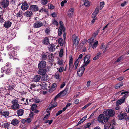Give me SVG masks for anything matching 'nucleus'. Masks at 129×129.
Returning a JSON list of instances; mask_svg holds the SVG:
<instances>
[{
    "instance_id": "1a4fd4ad",
    "label": "nucleus",
    "mask_w": 129,
    "mask_h": 129,
    "mask_svg": "<svg viewBox=\"0 0 129 129\" xmlns=\"http://www.w3.org/2000/svg\"><path fill=\"white\" fill-rule=\"evenodd\" d=\"M11 83L10 82L9 83V82H7V83L9 85V86L8 87V90L9 91H12L13 89L15 86V84L12 82V81H11Z\"/></svg>"
},
{
    "instance_id": "9d476101",
    "label": "nucleus",
    "mask_w": 129,
    "mask_h": 129,
    "mask_svg": "<svg viewBox=\"0 0 129 129\" xmlns=\"http://www.w3.org/2000/svg\"><path fill=\"white\" fill-rule=\"evenodd\" d=\"M46 63L44 61H41L38 64V67L39 69H43L46 66Z\"/></svg>"
},
{
    "instance_id": "052dcab7",
    "label": "nucleus",
    "mask_w": 129,
    "mask_h": 129,
    "mask_svg": "<svg viewBox=\"0 0 129 129\" xmlns=\"http://www.w3.org/2000/svg\"><path fill=\"white\" fill-rule=\"evenodd\" d=\"M60 77L59 74L57 73H56L55 75V78L56 79H58Z\"/></svg>"
},
{
    "instance_id": "6ab92c4d",
    "label": "nucleus",
    "mask_w": 129,
    "mask_h": 129,
    "mask_svg": "<svg viewBox=\"0 0 129 129\" xmlns=\"http://www.w3.org/2000/svg\"><path fill=\"white\" fill-rule=\"evenodd\" d=\"M12 70L10 67H6L5 70V73L6 74H9L12 72Z\"/></svg>"
},
{
    "instance_id": "ddd939ff",
    "label": "nucleus",
    "mask_w": 129,
    "mask_h": 129,
    "mask_svg": "<svg viewBox=\"0 0 129 129\" xmlns=\"http://www.w3.org/2000/svg\"><path fill=\"white\" fill-rule=\"evenodd\" d=\"M30 9L33 11H36L39 10L38 6L36 5H31L29 8Z\"/></svg>"
},
{
    "instance_id": "37998d69",
    "label": "nucleus",
    "mask_w": 129,
    "mask_h": 129,
    "mask_svg": "<svg viewBox=\"0 0 129 129\" xmlns=\"http://www.w3.org/2000/svg\"><path fill=\"white\" fill-rule=\"evenodd\" d=\"M37 105L36 104H33L32 105L31 107V109L33 111L34 110L36 109Z\"/></svg>"
},
{
    "instance_id": "2eb2a0df",
    "label": "nucleus",
    "mask_w": 129,
    "mask_h": 129,
    "mask_svg": "<svg viewBox=\"0 0 129 129\" xmlns=\"http://www.w3.org/2000/svg\"><path fill=\"white\" fill-rule=\"evenodd\" d=\"M46 72V70L45 69H39L38 71V74L42 75H45Z\"/></svg>"
},
{
    "instance_id": "338daca9",
    "label": "nucleus",
    "mask_w": 129,
    "mask_h": 129,
    "mask_svg": "<svg viewBox=\"0 0 129 129\" xmlns=\"http://www.w3.org/2000/svg\"><path fill=\"white\" fill-rule=\"evenodd\" d=\"M62 112V110H60L59 111H58L57 113L56 114V115L57 116L60 114Z\"/></svg>"
},
{
    "instance_id": "09e8293b",
    "label": "nucleus",
    "mask_w": 129,
    "mask_h": 129,
    "mask_svg": "<svg viewBox=\"0 0 129 129\" xmlns=\"http://www.w3.org/2000/svg\"><path fill=\"white\" fill-rule=\"evenodd\" d=\"M99 31H100L99 29H98L96 31H95V32H94V33L93 35L94 36V39H95V37L97 36V35L98 33H99Z\"/></svg>"
},
{
    "instance_id": "4d7b16f0",
    "label": "nucleus",
    "mask_w": 129,
    "mask_h": 129,
    "mask_svg": "<svg viewBox=\"0 0 129 129\" xmlns=\"http://www.w3.org/2000/svg\"><path fill=\"white\" fill-rule=\"evenodd\" d=\"M52 23L54 25L56 26H57L58 25V22L55 20H54L53 21Z\"/></svg>"
},
{
    "instance_id": "0eeeda50",
    "label": "nucleus",
    "mask_w": 129,
    "mask_h": 129,
    "mask_svg": "<svg viewBox=\"0 0 129 129\" xmlns=\"http://www.w3.org/2000/svg\"><path fill=\"white\" fill-rule=\"evenodd\" d=\"M43 25V24L40 21H37L34 24L33 27L35 28H39Z\"/></svg>"
},
{
    "instance_id": "423d86ee",
    "label": "nucleus",
    "mask_w": 129,
    "mask_h": 129,
    "mask_svg": "<svg viewBox=\"0 0 129 129\" xmlns=\"http://www.w3.org/2000/svg\"><path fill=\"white\" fill-rule=\"evenodd\" d=\"M85 66H84V65H83L78 69L77 74L78 76H81L83 73L85 69Z\"/></svg>"
},
{
    "instance_id": "4c0bfd02",
    "label": "nucleus",
    "mask_w": 129,
    "mask_h": 129,
    "mask_svg": "<svg viewBox=\"0 0 129 129\" xmlns=\"http://www.w3.org/2000/svg\"><path fill=\"white\" fill-rule=\"evenodd\" d=\"M9 124L7 122L5 123H4L2 125V126L5 128H7L9 126Z\"/></svg>"
},
{
    "instance_id": "a18cd8bd",
    "label": "nucleus",
    "mask_w": 129,
    "mask_h": 129,
    "mask_svg": "<svg viewBox=\"0 0 129 129\" xmlns=\"http://www.w3.org/2000/svg\"><path fill=\"white\" fill-rule=\"evenodd\" d=\"M56 86L57 85L56 84L53 83L51 86L52 90H55L56 88Z\"/></svg>"
},
{
    "instance_id": "603ef678",
    "label": "nucleus",
    "mask_w": 129,
    "mask_h": 129,
    "mask_svg": "<svg viewBox=\"0 0 129 129\" xmlns=\"http://www.w3.org/2000/svg\"><path fill=\"white\" fill-rule=\"evenodd\" d=\"M57 105V103L56 102H55L54 103V104H52L50 108H53V107H56V106Z\"/></svg>"
},
{
    "instance_id": "5fc2aeb1",
    "label": "nucleus",
    "mask_w": 129,
    "mask_h": 129,
    "mask_svg": "<svg viewBox=\"0 0 129 129\" xmlns=\"http://www.w3.org/2000/svg\"><path fill=\"white\" fill-rule=\"evenodd\" d=\"M83 56V55L82 54H80L79 55L78 58L77 59V60L80 62L81 61V59L82 58Z\"/></svg>"
},
{
    "instance_id": "72a5a7b5",
    "label": "nucleus",
    "mask_w": 129,
    "mask_h": 129,
    "mask_svg": "<svg viewBox=\"0 0 129 129\" xmlns=\"http://www.w3.org/2000/svg\"><path fill=\"white\" fill-rule=\"evenodd\" d=\"M101 53H100V52L98 53L96 55L94 58L93 60H95L97 59H99V57H100L101 56Z\"/></svg>"
},
{
    "instance_id": "c03bdc74",
    "label": "nucleus",
    "mask_w": 129,
    "mask_h": 129,
    "mask_svg": "<svg viewBox=\"0 0 129 129\" xmlns=\"http://www.w3.org/2000/svg\"><path fill=\"white\" fill-rule=\"evenodd\" d=\"M105 3L104 2H101L100 3V7L99 8L101 10L102 9L104 6Z\"/></svg>"
},
{
    "instance_id": "864d4df0",
    "label": "nucleus",
    "mask_w": 129,
    "mask_h": 129,
    "mask_svg": "<svg viewBox=\"0 0 129 129\" xmlns=\"http://www.w3.org/2000/svg\"><path fill=\"white\" fill-rule=\"evenodd\" d=\"M63 63V60H59L58 62L57 63L60 65H62Z\"/></svg>"
},
{
    "instance_id": "774afa93",
    "label": "nucleus",
    "mask_w": 129,
    "mask_h": 129,
    "mask_svg": "<svg viewBox=\"0 0 129 129\" xmlns=\"http://www.w3.org/2000/svg\"><path fill=\"white\" fill-rule=\"evenodd\" d=\"M124 77V76H122L117 78V79L119 80L120 81H121L123 79Z\"/></svg>"
},
{
    "instance_id": "58836bf2",
    "label": "nucleus",
    "mask_w": 129,
    "mask_h": 129,
    "mask_svg": "<svg viewBox=\"0 0 129 129\" xmlns=\"http://www.w3.org/2000/svg\"><path fill=\"white\" fill-rule=\"evenodd\" d=\"M123 85L122 83H119L116 85L115 86V88L116 89H118L120 88Z\"/></svg>"
},
{
    "instance_id": "4be33fe9",
    "label": "nucleus",
    "mask_w": 129,
    "mask_h": 129,
    "mask_svg": "<svg viewBox=\"0 0 129 129\" xmlns=\"http://www.w3.org/2000/svg\"><path fill=\"white\" fill-rule=\"evenodd\" d=\"M55 49V46L54 44L50 45L49 47V49L50 51L53 52Z\"/></svg>"
},
{
    "instance_id": "49530a36",
    "label": "nucleus",
    "mask_w": 129,
    "mask_h": 129,
    "mask_svg": "<svg viewBox=\"0 0 129 129\" xmlns=\"http://www.w3.org/2000/svg\"><path fill=\"white\" fill-rule=\"evenodd\" d=\"M63 53V50L62 49H61L60 51L59 55L60 57H62Z\"/></svg>"
},
{
    "instance_id": "f03ea898",
    "label": "nucleus",
    "mask_w": 129,
    "mask_h": 129,
    "mask_svg": "<svg viewBox=\"0 0 129 129\" xmlns=\"http://www.w3.org/2000/svg\"><path fill=\"white\" fill-rule=\"evenodd\" d=\"M12 104L11 106L12 109L13 110H16L20 108V106L18 104V100L15 99L11 101Z\"/></svg>"
},
{
    "instance_id": "b1692460",
    "label": "nucleus",
    "mask_w": 129,
    "mask_h": 129,
    "mask_svg": "<svg viewBox=\"0 0 129 129\" xmlns=\"http://www.w3.org/2000/svg\"><path fill=\"white\" fill-rule=\"evenodd\" d=\"M43 43L44 44L48 45L50 44L49 39L47 37L45 38L43 40Z\"/></svg>"
},
{
    "instance_id": "6e6d98bb",
    "label": "nucleus",
    "mask_w": 129,
    "mask_h": 129,
    "mask_svg": "<svg viewBox=\"0 0 129 129\" xmlns=\"http://www.w3.org/2000/svg\"><path fill=\"white\" fill-rule=\"evenodd\" d=\"M91 103H89L84 106L82 108V110H84L86 108L89 106L91 105Z\"/></svg>"
},
{
    "instance_id": "cd10ccee",
    "label": "nucleus",
    "mask_w": 129,
    "mask_h": 129,
    "mask_svg": "<svg viewBox=\"0 0 129 129\" xmlns=\"http://www.w3.org/2000/svg\"><path fill=\"white\" fill-rule=\"evenodd\" d=\"M9 38L6 36H5L3 37V42L4 43H7L9 41Z\"/></svg>"
},
{
    "instance_id": "bb28decb",
    "label": "nucleus",
    "mask_w": 129,
    "mask_h": 129,
    "mask_svg": "<svg viewBox=\"0 0 129 129\" xmlns=\"http://www.w3.org/2000/svg\"><path fill=\"white\" fill-rule=\"evenodd\" d=\"M12 23L10 21H8L5 23L4 26L6 28H8L11 26Z\"/></svg>"
},
{
    "instance_id": "f704fd0d",
    "label": "nucleus",
    "mask_w": 129,
    "mask_h": 129,
    "mask_svg": "<svg viewBox=\"0 0 129 129\" xmlns=\"http://www.w3.org/2000/svg\"><path fill=\"white\" fill-rule=\"evenodd\" d=\"M94 38L93 37L91 38L88 39V42L90 44H92L94 40Z\"/></svg>"
},
{
    "instance_id": "2f4dec72",
    "label": "nucleus",
    "mask_w": 129,
    "mask_h": 129,
    "mask_svg": "<svg viewBox=\"0 0 129 129\" xmlns=\"http://www.w3.org/2000/svg\"><path fill=\"white\" fill-rule=\"evenodd\" d=\"M9 54L10 58H13L15 56V51H13L10 52L9 53Z\"/></svg>"
},
{
    "instance_id": "3c124183",
    "label": "nucleus",
    "mask_w": 129,
    "mask_h": 129,
    "mask_svg": "<svg viewBox=\"0 0 129 129\" xmlns=\"http://www.w3.org/2000/svg\"><path fill=\"white\" fill-rule=\"evenodd\" d=\"M48 2V0H41V4L43 5H45Z\"/></svg>"
},
{
    "instance_id": "79ce46f5",
    "label": "nucleus",
    "mask_w": 129,
    "mask_h": 129,
    "mask_svg": "<svg viewBox=\"0 0 129 129\" xmlns=\"http://www.w3.org/2000/svg\"><path fill=\"white\" fill-rule=\"evenodd\" d=\"M22 16V13L21 12L19 11L16 15V16L17 17H20Z\"/></svg>"
},
{
    "instance_id": "c85d7f7f",
    "label": "nucleus",
    "mask_w": 129,
    "mask_h": 129,
    "mask_svg": "<svg viewBox=\"0 0 129 129\" xmlns=\"http://www.w3.org/2000/svg\"><path fill=\"white\" fill-rule=\"evenodd\" d=\"M84 5L86 7H88L90 5V3L88 0H83Z\"/></svg>"
},
{
    "instance_id": "20e7f679",
    "label": "nucleus",
    "mask_w": 129,
    "mask_h": 129,
    "mask_svg": "<svg viewBox=\"0 0 129 129\" xmlns=\"http://www.w3.org/2000/svg\"><path fill=\"white\" fill-rule=\"evenodd\" d=\"M91 57V55L90 54L86 55L84 59V66H86L88 65L90 61V59Z\"/></svg>"
},
{
    "instance_id": "4468645a",
    "label": "nucleus",
    "mask_w": 129,
    "mask_h": 129,
    "mask_svg": "<svg viewBox=\"0 0 129 129\" xmlns=\"http://www.w3.org/2000/svg\"><path fill=\"white\" fill-rule=\"evenodd\" d=\"M28 5L26 3H24L21 6V9L23 10H27L28 8Z\"/></svg>"
},
{
    "instance_id": "a878e982",
    "label": "nucleus",
    "mask_w": 129,
    "mask_h": 129,
    "mask_svg": "<svg viewBox=\"0 0 129 129\" xmlns=\"http://www.w3.org/2000/svg\"><path fill=\"white\" fill-rule=\"evenodd\" d=\"M9 113L8 111H4L1 113V115L5 117L9 116Z\"/></svg>"
},
{
    "instance_id": "0e129e2a",
    "label": "nucleus",
    "mask_w": 129,
    "mask_h": 129,
    "mask_svg": "<svg viewBox=\"0 0 129 129\" xmlns=\"http://www.w3.org/2000/svg\"><path fill=\"white\" fill-rule=\"evenodd\" d=\"M67 1L66 0L63 1L61 3V6H63L64 5V4L67 2Z\"/></svg>"
},
{
    "instance_id": "e433bc0d",
    "label": "nucleus",
    "mask_w": 129,
    "mask_h": 129,
    "mask_svg": "<svg viewBox=\"0 0 129 129\" xmlns=\"http://www.w3.org/2000/svg\"><path fill=\"white\" fill-rule=\"evenodd\" d=\"M111 126L110 123L108 122V124L104 125V129H109Z\"/></svg>"
},
{
    "instance_id": "412c9836",
    "label": "nucleus",
    "mask_w": 129,
    "mask_h": 129,
    "mask_svg": "<svg viewBox=\"0 0 129 129\" xmlns=\"http://www.w3.org/2000/svg\"><path fill=\"white\" fill-rule=\"evenodd\" d=\"M19 120L16 119H14L12 120L11 124L14 125H17L19 123Z\"/></svg>"
},
{
    "instance_id": "7c9ffc66",
    "label": "nucleus",
    "mask_w": 129,
    "mask_h": 129,
    "mask_svg": "<svg viewBox=\"0 0 129 129\" xmlns=\"http://www.w3.org/2000/svg\"><path fill=\"white\" fill-rule=\"evenodd\" d=\"M58 42L60 45L61 46H63L64 43L63 39L62 38H59L58 40Z\"/></svg>"
},
{
    "instance_id": "aec40b11",
    "label": "nucleus",
    "mask_w": 129,
    "mask_h": 129,
    "mask_svg": "<svg viewBox=\"0 0 129 129\" xmlns=\"http://www.w3.org/2000/svg\"><path fill=\"white\" fill-rule=\"evenodd\" d=\"M41 77V80L42 81L45 82L47 81L49 79L48 77L47 74L43 75H42Z\"/></svg>"
},
{
    "instance_id": "473e14b6",
    "label": "nucleus",
    "mask_w": 129,
    "mask_h": 129,
    "mask_svg": "<svg viewBox=\"0 0 129 129\" xmlns=\"http://www.w3.org/2000/svg\"><path fill=\"white\" fill-rule=\"evenodd\" d=\"M98 41L97 40H95L94 41V43L92 45V47L93 49L95 48L98 45Z\"/></svg>"
},
{
    "instance_id": "69168bd1",
    "label": "nucleus",
    "mask_w": 129,
    "mask_h": 129,
    "mask_svg": "<svg viewBox=\"0 0 129 129\" xmlns=\"http://www.w3.org/2000/svg\"><path fill=\"white\" fill-rule=\"evenodd\" d=\"M64 67H61L59 69L58 71L60 72H62L64 70Z\"/></svg>"
},
{
    "instance_id": "de8ad7c7",
    "label": "nucleus",
    "mask_w": 129,
    "mask_h": 129,
    "mask_svg": "<svg viewBox=\"0 0 129 129\" xmlns=\"http://www.w3.org/2000/svg\"><path fill=\"white\" fill-rule=\"evenodd\" d=\"M87 42V40L85 39H84L82 42L81 43V45L82 46H83L84 44H85Z\"/></svg>"
},
{
    "instance_id": "5701e85b",
    "label": "nucleus",
    "mask_w": 129,
    "mask_h": 129,
    "mask_svg": "<svg viewBox=\"0 0 129 129\" xmlns=\"http://www.w3.org/2000/svg\"><path fill=\"white\" fill-rule=\"evenodd\" d=\"M24 113V110L22 109H19L17 111V113L18 116H21L23 115Z\"/></svg>"
},
{
    "instance_id": "6e6552de",
    "label": "nucleus",
    "mask_w": 129,
    "mask_h": 129,
    "mask_svg": "<svg viewBox=\"0 0 129 129\" xmlns=\"http://www.w3.org/2000/svg\"><path fill=\"white\" fill-rule=\"evenodd\" d=\"M127 115L126 113H120L118 115L117 117L118 119L122 120L124 118L126 119L127 117Z\"/></svg>"
},
{
    "instance_id": "dca6fc26",
    "label": "nucleus",
    "mask_w": 129,
    "mask_h": 129,
    "mask_svg": "<svg viewBox=\"0 0 129 129\" xmlns=\"http://www.w3.org/2000/svg\"><path fill=\"white\" fill-rule=\"evenodd\" d=\"M65 29L64 27H60L58 30V35L60 36L63 32H65Z\"/></svg>"
},
{
    "instance_id": "f3484780",
    "label": "nucleus",
    "mask_w": 129,
    "mask_h": 129,
    "mask_svg": "<svg viewBox=\"0 0 129 129\" xmlns=\"http://www.w3.org/2000/svg\"><path fill=\"white\" fill-rule=\"evenodd\" d=\"M41 76L39 75H35L33 78V80L34 82H38L40 80Z\"/></svg>"
},
{
    "instance_id": "a211bd4d",
    "label": "nucleus",
    "mask_w": 129,
    "mask_h": 129,
    "mask_svg": "<svg viewBox=\"0 0 129 129\" xmlns=\"http://www.w3.org/2000/svg\"><path fill=\"white\" fill-rule=\"evenodd\" d=\"M108 114L109 116L112 117L114 115L115 112L114 110L110 109L108 111Z\"/></svg>"
},
{
    "instance_id": "9b49d317",
    "label": "nucleus",
    "mask_w": 129,
    "mask_h": 129,
    "mask_svg": "<svg viewBox=\"0 0 129 129\" xmlns=\"http://www.w3.org/2000/svg\"><path fill=\"white\" fill-rule=\"evenodd\" d=\"M9 4L8 0H3L2 1V7L4 8H6Z\"/></svg>"
},
{
    "instance_id": "e2e57ef3",
    "label": "nucleus",
    "mask_w": 129,
    "mask_h": 129,
    "mask_svg": "<svg viewBox=\"0 0 129 129\" xmlns=\"http://www.w3.org/2000/svg\"><path fill=\"white\" fill-rule=\"evenodd\" d=\"M73 15V14L70 12H69L68 11V16L69 17H71Z\"/></svg>"
},
{
    "instance_id": "13d9d810",
    "label": "nucleus",
    "mask_w": 129,
    "mask_h": 129,
    "mask_svg": "<svg viewBox=\"0 0 129 129\" xmlns=\"http://www.w3.org/2000/svg\"><path fill=\"white\" fill-rule=\"evenodd\" d=\"M60 94L61 93H59L56 96L54 99V101H55L60 96Z\"/></svg>"
},
{
    "instance_id": "f8f14e48",
    "label": "nucleus",
    "mask_w": 129,
    "mask_h": 129,
    "mask_svg": "<svg viewBox=\"0 0 129 129\" xmlns=\"http://www.w3.org/2000/svg\"><path fill=\"white\" fill-rule=\"evenodd\" d=\"M32 12L29 10H27L24 14L25 16L27 17H30L33 15Z\"/></svg>"
},
{
    "instance_id": "8fccbe9b",
    "label": "nucleus",
    "mask_w": 129,
    "mask_h": 129,
    "mask_svg": "<svg viewBox=\"0 0 129 129\" xmlns=\"http://www.w3.org/2000/svg\"><path fill=\"white\" fill-rule=\"evenodd\" d=\"M100 10L101 9H100L99 8H96L94 11L93 13L97 14L99 12V10Z\"/></svg>"
},
{
    "instance_id": "a19ab883",
    "label": "nucleus",
    "mask_w": 129,
    "mask_h": 129,
    "mask_svg": "<svg viewBox=\"0 0 129 129\" xmlns=\"http://www.w3.org/2000/svg\"><path fill=\"white\" fill-rule=\"evenodd\" d=\"M124 59V55L121 56L116 61V62H119L120 61H122Z\"/></svg>"
},
{
    "instance_id": "39448f33",
    "label": "nucleus",
    "mask_w": 129,
    "mask_h": 129,
    "mask_svg": "<svg viewBox=\"0 0 129 129\" xmlns=\"http://www.w3.org/2000/svg\"><path fill=\"white\" fill-rule=\"evenodd\" d=\"M127 95L125 94L124 95V96L122 98L118 100L116 102V105L117 106H118L120 105H121L125 101V99L127 97Z\"/></svg>"
},
{
    "instance_id": "680f3d73",
    "label": "nucleus",
    "mask_w": 129,
    "mask_h": 129,
    "mask_svg": "<svg viewBox=\"0 0 129 129\" xmlns=\"http://www.w3.org/2000/svg\"><path fill=\"white\" fill-rule=\"evenodd\" d=\"M91 123H87L86 126H85L84 127L85 128H88L89 126L91 125Z\"/></svg>"
},
{
    "instance_id": "ea45409f",
    "label": "nucleus",
    "mask_w": 129,
    "mask_h": 129,
    "mask_svg": "<svg viewBox=\"0 0 129 129\" xmlns=\"http://www.w3.org/2000/svg\"><path fill=\"white\" fill-rule=\"evenodd\" d=\"M79 61H78L77 60L75 62L74 65L73 66V67H74L75 70L77 68V66L78 65L79 62Z\"/></svg>"
},
{
    "instance_id": "393cba45",
    "label": "nucleus",
    "mask_w": 129,
    "mask_h": 129,
    "mask_svg": "<svg viewBox=\"0 0 129 129\" xmlns=\"http://www.w3.org/2000/svg\"><path fill=\"white\" fill-rule=\"evenodd\" d=\"M49 53L46 52L42 55V58L43 60H46L47 58V56L49 55Z\"/></svg>"
},
{
    "instance_id": "bf43d9fd",
    "label": "nucleus",
    "mask_w": 129,
    "mask_h": 129,
    "mask_svg": "<svg viewBox=\"0 0 129 129\" xmlns=\"http://www.w3.org/2000/svg\"><path fill=\"white\" fill-rule=\"evenodd\" d=\"M74 10V8H70L68 12H70L73 14V12Z\"/></svg>"
},
{
    "instance_id": "f257e3e1",
    "label": "nucleus",
    "mask_w": 129,
    "mask_h": 129,
    "mask_svg": "<svg viewBox=\"0 0 129 129\" xmlns=\"http://www.w3.org/2000/svg\"><path fill=\"white\" fill-rule=\"evenodd\" d=\"M109 118V117L107 115H104L103 114H101L99 116L98 121L99 122L103 124L104 122H108Z\"/></svg>"
},
{
    "instance_id": "7ed1b4c3",
    "label": "nucleus",
    "mask_w": 129,
    "mask_h": 129,
    "mask_svg": "<svg viewBox=\"0 0 129 129\" xmlns=\"http://www.w3.org/2000/svg\"><path fill=\"white\" fill-rule=\"evenodd\" d=\"M71 39L73 42V46H76L78 44L79 41L78 36H76L75 34H74L72 36Z\"/></svg>"
},
{
    "instance_id": "c756f323",
    "label": "nucleus",
    "mask_w": 129,
    "mask_h": 129,
    "mask_svg": "<svg viewBox=\"0 0 129 129\" xmlns=\"http://www.w3.org/2000/svg\"><path fill=\"white\" fill-rule=\"evenodd\" d=\"M70 60L69 62V67H71L72 66L73 63V59L72 57V56L71 55H70L69 56Z\"/></svg>"
},
{
    "instance_id": "c9c22d12",
    "label": "nucleus",
    "mask_w": 129,
    "mask_h": 129,
    "mask_svg": "<svg viewBox=\"0 0 129 129\" xmlns=\"http://www.w3.org/2000/svg\"><path fill=\"white\" fill-rule=\"evenodd\" d=\"M67 92V90L66 89H64L63 91L59 93H61L60 94V96H63L65 95L66 94Z\"/></svg>"
}]
</instances>
